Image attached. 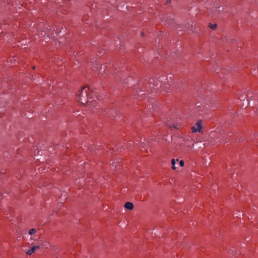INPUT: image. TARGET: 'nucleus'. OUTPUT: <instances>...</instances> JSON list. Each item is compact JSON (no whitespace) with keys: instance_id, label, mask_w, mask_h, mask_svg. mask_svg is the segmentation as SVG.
I'll use <instances>...</instances> for the list:
<instances>
[{"instance_id":"nucleus-15","label":"nucleus","mask_w":258,"mask_h":258,"mask_svg":"<svg viewBox=\"0 0 258 258\" xmlns=\"http://www.w3.org/2000/svg\"><path fill=\"white\" fill-rule=\"evenodd\" d=\"M171 3V0H167V3Z\"/></svg>"},{"instance_id":"nucleus-5","label":"nucleus","mask_w":258,"mask_h":258,"mask_svg":"<svg viewBox=\"0 0 258 258\" xmlns=\"http://www.w3.org/2000/svg\"><path fill=\"white\" fill-rule=\"evenodd\" d=\"M124 207L128 210H132L134 208V205L131 202H126L124 204Z\"/></svg>"},{"instance_id":"nucleus-13","label":"nucleus","mask_w":258,"mask_h":258,"mask_svg":"<svg viewBox=\"0 0 258 258\" xmlns=\"http://www.w3.org/2000/svg\"><path fill=\"white\" fill-rule=\"evenodd\" d=\"M145 145V143L144 142H141V146H142V148H144V146Z\"/></svg>"},{"instance_id":"nucleus-3","label":"nucleus","mask_w":258,"mask_h":258,"mask_svg":"<svg viewBox=\"0 0 258 258\" xmlns=\"http://www.w3.org/2000/svg\"><path fill=\"white\" fill-rule=\"evenodd\" d=\"M192 132H200L202 130V122L201 121H198L196 126H192L191 128Z\"/></svg>"},{"instance_id":"nucleus-16","label":"nucleus","mask_w":258,"mask_h":258,"mask_svg":"<svg viewBox=\"0 0 258 258\" xmlns=\"http://www.w3.org/2000/svg\"><path fill=\"white\" fill-rule=\"evenodd\" d=\"M141 35H142V36H144V33H141Z\"/></svg>"},{"instance_id":"nucleus-12","label":"nucleus","mask_w":258,"mask_h":258,"mask_svg":"<svg viewBox=\"0 0 258 258\" xmlns=\"http://www.w3.org/2000/svg\"><path fill=\"white\" fill-rule=\"evenodd\" d=\"M48 30L49 29L47 28L46 31L45 32V34H47L49 36H50V34L49 33Z\"/></svg>"},{"instance_id":"nucleus-4","label":"nucleus","mask_w":258,"mask_h":258,"mask_svg":"<svg viewBox=\"0 0 258 258\" xmlns=\"http://www.w3.org/2000/svg\"><path fill=\"white\" fill-rule=\"evenodd\" d=\"M40 248L39 246H33L31 249H30L29 250H28L27 252H26V253L27 255H31L32 254V253H33L34 252H35V251L37 250V249H38L39 248Z\"/></svg>"},{"instance_id":"nucleus-1","label":"nucleus","mask_w":258,"mask_h":258,"mask_svg":"<svg viewBox=\"0 0 258 258\" xmlns=\"http://www.w3.org/2000/svg\"><path fill=\"white\" fill-rule=\"evenodd\" d=\"M169 79L170 81L164 76L159 77L157 80H155L154 79H152L150 80V83L151 85H152V86L150 87L151 88L155 87L157 89H159L160 88H164V87L168 89L171 86V85L169 84V82H171L172 79L171 78H170Z\"/></svg>"},{"instance_id":"nucleus-10","label":"nucleus","mask_w":258,"mask_h":258,"mask_svg":"<svg viewBox=\"0 0 258 258\" xmlns=\"http://www.w3.org/2000/svg\"><path fill=\"white\" fill-rule=\"evenodd\" d=\"M248 97H249V94L246 95L245 97L243 95H241L239 97V99L241 100H243L244 101L245 100V98H247Z\"/></svg>"},{"instance_id":"nucleus-11","label":"nucleus","mask_w":258,"mask_h":258,"mask_svg":"<svg viewBox=\"0 0 258 258\" xmlns=\"http://www.w3.org/2000/svg\"><path fill=\"white\" fill-rule=\"evenodd\" d=\"M179 165L180 166L182 167L184 166V162L183 160H180L179 162Z\"/></svg>"},{"instance_id":"nucleus-8","label":"nucleus","mask_w":258,"mask_h":258,"mask_svg":"<svg viewBox=\"0 0 258 258\" xmlns=\"http://www.w3.org/2000/svg\"><path fill=\"white\" fill-rule=\"evenodd\" d=\"M171 164H172V168L173 169L175 170L176 168V166H175V159H172L171 160Z\"/></svg>"},{"instance_id":"nucleus-9","label":"nucleus","mask_w":258,"mask_h":258,"mask_svg":"<svg viewBox=\"0 0 258 258\" xmlns=\"http://www.w3.org/2000/svg\"><path fill=\"white\" fill-rule=\"evenodd\" d=\"M36 232V230L34 228H32L29 230V234L30 235H32Z\"/></svg>"},{"instance_id":"nucleus-2","label":"nucleus","mask_w":258,"mask_h":258,"mask_svg":"<svg viewBox=\"0 0 258 258\" xmlns=\"http://www.w3.org/2000/svg\"><path fill=\"white\" fill-rule=\"evenodd\" d=\"M86 87H84L81 91L77 94V97L78 98V101L82 104H84L87 103L89 105H90L91 101L89 100L90 95L88 93V91L86 90ZM95 104L96 102L93 101L91 102V105L95 106Z\"/></svg>"},{"instance_id":"nucleus-14","label":"nucleus","mask_w":258,"mask_h":258,"mask_svg":"<svg viewBox=\"0 0 258 258\" xmlns=\"http://www.w3.org/2000/svg\"><path fill=\"white\" fill-rule=\"evenodd\" d=\"M86 90L88 91V92H92V93H93V91H92V90H91V89L90 88H88V89H86Z\"/></svg>"},{"instance_id":"nucleus-6","label":"nucleus","mask_w":258,"mask_h":258,"mask_svg":"<svg viewBox=\"0 0 258 258\" xmlns=\"http://www.w3.org/2000/svg\"><path fill=\"white\" fill-rule=\"evenodd\" d=\"M217 24H212V23H209V27L212 30H215L216 29V28H217Z\"/></svg>"},{"instance_id":"nucleus-7","label":"nucleus","mask_w":258,"mask_h":258,"mask_svg":"<svg viewBox=\"0 0 258 258\" xmlns=\"http://www.w3.org/2000/svg\"><path fill=\"white\" fill-rule=\"evenodd\" d=\"M168 125L170 127H172L173 126L175 129H178L179 128V127L180 126V125L179 124H168Z\"/></svg>"}]
</instances>
